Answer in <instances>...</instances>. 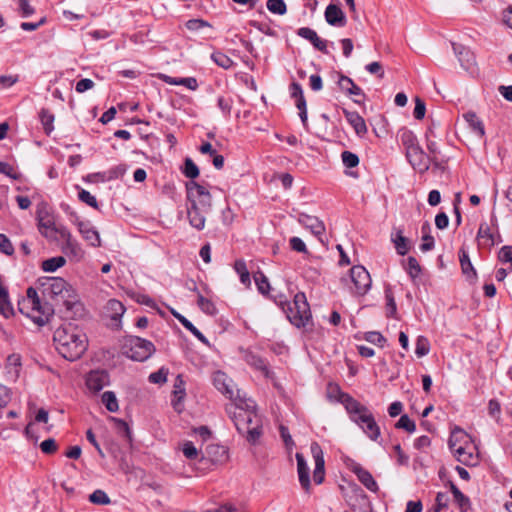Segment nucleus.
I'll return each instance as SVG.
<instances>
[{"label": "nucleus", "mask_w": 512, "mask_h": 512, "mask_svg": "<svg viewBox=\"0 0 512 512\" xmlns=\"http://www.w3.org/2000/svg\"><path fill=\"white\" fill-rule=\"evenodd\" d=\"M226 398L231 401L229 413L237 431L250 445L259 444L263 436V420L255 401L235 384H226Z\"/></svg>", "instance_id": "obj_1"}, {"label": "nucleus", "mask_w": 512, "mask_h": 512, "mask_svg": "<svg viewBox=\"0 0 512 512\" xmlns=\"http://www.w3.org/2000/svg\"><path fill=\"white\" fill-rule=\"evenodd\" d=\"M53 340L59 354L69 361L79 359L88 346L86 335L72 324L56 329Z\"/></svg>", "instance_id": "obj_2"}, {"label": "nucleus", "mask_w": 512, "mask_h": 512, "mask_svg": "<svg viewBox=\"0 0 512 512\" xmlns=\"http://www.w3.org/2000/svg\"><path fill=\"white\" fill-rule=\"evenodd\" d=\"M42 293L57 304H63L67 311L81 307L73 287L61 277H42L38 280Z\"/></svg>", "instance_id": "obj_3"}, {"label": "nucleus", "mask_w": 512, "mask_h": 512, "mask_svg": "<svg viewBox=\"0 0 512 512\" xmlns=\"http://www.w3.org/2000/svg\"><path fill=\"white\" fill-rule=\"evenodd\" d=\"M340 402L344 405L350 418L373 441L380 437V428L368 408L347 393L340 394Z\"/></svg>", "instance_id": "obj_4"}, {"label": "nucleus", "mask_w": 512, "mask_h": 512, "mask_svg": "<svg viewBox=\"0 0 512 512\" xmlns=\"http://www.w3.org/2000/svg\"><path fill=\"white\" fill-rule=\"evenodd\" d=\"M19 311L29 317L39 326L45 325L54 314V309L48 303H42L36 289L29 287L26 297L18 302Z\"/></svg>", "instance_id": "obj_5"}, {"label": "nucleus", "mask_w": 512, "mask_h": 512, "mask_svg": "<svg viewBox=\"0 0 512 512\" xmlns=\"http://www.w3.org/2000/svg\"><path fill=\"white\" fill-rule=\"evenodd\" d=\"M282 309L290 323L297 328L306 326L311 318L310 307L303 292H298L293 301L285 303Z\"/></svg>", "instance_id": "obj_6"}, {"label": "nucleus", "mask_w": 512, "mask_h": 512, "mask_svg": "<svg viewBox=\"0 0 512 512\" xmlns=\"http://www.w3.org/2000/svg\"><path fill=\"white\" fill-rule=\"evenodd\" d=\"M122 351L128 358L143 362L152 356L155 352V346L149 340L132 336L125 340Z\"/></svg>", "instance_id": "obj_7"}, {"label": "nucleus", "mask_w": 512, "mask_h": 512, "mask_svg": "<svg viewBox=\"0 0 512 512\" xmlns=\"http://www.w3.org/2000/svg\"><path fill=\"white\" fill-rule=\"evenodd\" d=\"M53 230L55 231V234H58L59 238L64 242L61 247L62 252L71 259L77 261L81 260L84 256V251L77 240L72 237L71 232L63 225H59V227H53Z\"/></svg>", "instance_id": "obj_8"}, {"label": "nucleus", "mask_w": 512, "mask_h": 512, "mask_svg": "<svg viewBox=\"0 0 512 512\" xmlns=\"http://www.w3.org/2000/svg\"><path fill=\"white\" fill-rule=\"evenodd\" d=\"M350 279L353 287L350 291L358 296L365 295L371 288L372 280L369 272L361 265L353 266L350 269Z\"/></svg>", "instance_id": "obj_9"}, {"label": "nucleus", "mask_w": 512, "mask_h": 512, "mask_svg": "<svg viewBox=\"0 0 512 512\" xmlns=\"http://www.w3.org/2000/svg\"><path fill=\"white\" fill-rule=\"evenodd\" d=\"M187 199L189 203H195L197 206L208 209L211 206V195L209 191L202 185L194 181L186 184Z\"/></svg>", "instance_id": "obj_10"}, {"label": "nucleus", "mask_w": 512, "mask_h": 512, "mask_svg": "<svg viewBox=\"0 0 512 512\" xmlns=\"http://www.w3.org/2000/svg\"><path fill=\"white\" fill-rule=\"evenodd\" d=\"M406 157L414 169L421 173L426 172L430 166V157L423 151L420 145L408 150Z\"/></svg>", "instance_id": "obj_11"}, {"label": "nucleus", "mask_w": 512, "mask_h": 512, "mask_svg": "<svg viewBox=\"0 0 512 512\" xmlns=\"http://www.w3.org/2000/svg\"><path fill=\"white\" fill-rule=\"evenodd\" d=\"M310 451L315 461L313 479L316 484H321L325 476L324 454L320 445L317 442H313L311 444Z\"/></svg>", "instance_id": "obj_12"}, {"label": "nucleus", "mask_w": 512, "mask_h": 512, "mask_svg": "<svg viewBox=\"0 0 512 512\" xmlns=\"http://www.w3.org/2000/svg\"><path fill=\"white\" fill-rule=\"evenodd\" d=\"M290 94H291V97L296 100V107L299 110V116H300L301 122L306 127L307 122H308L307 107H306V100H305V97L303 94L302 86L297 82L291 83Z\"/></svg>", "instance_id": "obj_13"}, {"label": "nucleus", "mask_w": 512, "mask_h": 512, "mask_svg": "<svg viewBox=\"0 0 512 512\" xmlns=\"http://www.w3.org/2000/svg\"><path fill=\"white\" fill-rule=\"evenodd\" d=\"M109 384V374L105 370L91 371L86 378L87 388L96 393Z\"/></svg>", "instance_id": "obj_14"}, {"label": "nucleus", "mask_w": 512, "mask_h": 512, "mask_svg": "<svg viewBox=\"0 0 512 512\" xmlns=\"http://www.w3.org/2000/svg\"><path fill=\"white\" fill-rule=\"evenodd\" d=\"M75 224L82 237L93 247H99L101 240L98 231L89 222L76 218Z\"/></svg>", "instance_id": "obj_15"}, {"label": "nucleus", "mask_w": 512, "mask_h": 512, "mask_svg": "<svg viewBox=\"0 0 512 512\" xmlns=\"http://www.w3.org/2000/svg\"><path fill=\"white\" fill-rule=\"evenodd\" d=\"M351 471L357 476L358 480L371 492H378L379 486L372 474L363 468L360 464L354 463L351 466Z\"/></svg>", "instance_id": "obj_16"}, {"label": "nucleus", "mask_w": 512, "mask_h": 512, "mask_svg": "<svg viewBox=\"0 0 512 512\" xmlns=\"http://www.w3.org/2000/svg\"><path fill=\"white\" fill-rule=\"evenodd\" d=\"M298 222L321 240V236L325 232V226L321 220L315 216L302 213L298 216Z\"/></svg>", "instance_id": "obj_17"}, {"label": "nucleus", "mask_w": 512, "mask_h": 512, "mask_svg": "<svg viewBox=\"0 0 512 512\" xmlns=\"http://www.w3.org/2000/svg\"><path fill=\"white\" fill-rule=\"evenodd\" d=\"M342 112H343L347 122L354 129L355 133L359 137H364L368 132L367 125L365 123L364 118L358 112L349 111L345 108L342 109Z\"/></svg>", "instance_id": "obj_18"}, {"label": "nucleus", "mask_w": 512, "mask_h": 512, "mask_svg": "<svg viewBox=\"0 0 512 512\" xmlns=\"http://www.w3.org/2000/svg\"><path fill=\"white\" fill-rule=\"evenodd\" d=\"M297 35L308 40L315 49L322 53H329L327 50V41L321 39L313 29L309 27H301L297 30Z\"/></svg>", "instance_id": "obj_19"}, {"label": "nucleus", "mask_w": 512, "mask_h": 512, "mask_svg": "<svg viewBox=\"0 0 512 512\" xmlns=\"http://www.w3.org/2000/svg\"><path fill=\"white\" fill-rule=\"evenodd\" d=\"M325 19L328 24L343 27L346 24V17L343 11L335 4H329L325 10Z\"/></svg>", "instance_id": "obj_20"}, {"label": "nucleus", "mask_w": 512, "mask_h": 512, "mask_svg": "<svg viewBox=\"0 0 512 512\" xmlns=\"http://www.w3.org/2000/svg\"><path fill=\"white\" fill-rule=\"evenodd\" d=\"M475 448L470 446H459L452 451L456 459L464 465L473 466L477 464L478 457L474 453Z\"/></svg>", "instance_id": "obj_21"}, {"label": "nucleus", "mask_w": 512, "mask_h": 512, "mask_svg": "<svg viewBox=\"0 0 512 512\" xmlns=\"http://www.w3.org/2000/svg\"><path fill=\"white\" fill-rule=\"evenodd\" d=\"M206 209H203L195 203H190V205L187 207V215L190 224L200 230L204 228L205 225V216L204 213L206 212Z\"/></svg>", "instance_id": "obj_22"}, {"label": "nucleus", "mask_w": 512, "mask_h": 512, "mask_svg": "<svg viewBox=\"0 0 512 512\" xmlns=\"http://www.w3.org/2000/svg\"><path fill=\"white\" fill-rule=\"evenodd\" d=\"M296 461H297V472L299 476V482L303 489L309 491L310 489V477H309V467L304 456L301 453H296Z\"/></svg>", "instance_id": "obj_23"}, {"label": "nucleus", "mask_w": 512, "mask_h": 512, "mask_svg": "<svg viewBox=\"0 0 512 512\" xmlns=\"http://www.w3.org/2000/svg\"><path fill=\"white\" fill-rule=\"evenodd\" d=\"M391 240L394 243L395 249L399 255L404 256L409 251L408 239L403 235V230L397 229L392 233Z\"/></svg>", "instance_id": "obj_24"}, {"label": "nucleus", "mask_w": 512, "mask_h": 512, "mask_svg": "<svg viewBox=\"0 0 512 512\" xmlns=\"http://www.w3.org/2000/svg\"><path fill=\"white\" fill-rule=\"evenodd\" d=\"M172 315L187 329L189 330L198 340L203 343L207 342L206 337L193 325L191 321H189L182 314L177 312L174 309H171Z\"/></svg>", "instance_id": "obj_25"}, {"label": "nucleus", "mask_w": 512, "mask_h": 512, "mask_svg": "<svg viewBox=\"0 0 512 512\" xmlns=\"http://www.w3.org/2000/svg\"><path fill=\"white\" fill-rule=\"evenodd\" d=\"M463 118L468 123L470 129L479 137H483L485 134L484 125L478 118L475 112L469 111L463 115Z\"/></svg>", "instance_id": "obj_26"}, {"label": "nucleus", "mask_w": 512, "mask_h": 512, "mask_svg": "<svg viewBox=\"0 0 512 512\" xmlns=\"http://www.w3.org/2000/svg\"><path fill=\"white\" fill-rule=\"evenodd\" d=\"M449 487L453 494L454 501L458 505L460 511L466 512L470 508L469 498L465 496L453 482H449Z\"/></svg>", "instance_id": "obj_27"}, {"label": "nucleus", "mask_w": 512, "mask_h": 512, "mask_svg": "<svg viewBox=\"0 0 512 512\" xmlns=\"http://www.w3.org/2000/svg\"><path fill=\"white\" fill-rule=\"evenodd\" d=\"M39 119L46 135H50L54 130V114L49 109L42 108L39 112Z\"/></svg>", "instance_id": "obj_28"}, {"label": "nucleus", "mask_w": 512, "mask_h": 512, "mask_svg": "<svg viewBox=\"0 0 512 512\" xmlns=\"http://www.w3.org/2000/svg\"><path fill=\"white\" fill-rule=\"evenodd\" d=\"M234 270L239 275L241 283L247 288L250 287V272L247 269L245 261L242 259L235 261Z\"/></svg>", "instance_id": "obj_29"}, {"label": "nucleus", "mask_w": 512, "mask_h": 512, "mask_svg": "<svg viewBox=\"0 0 512 512\" xmlns=\"http://www.w3.org/2000/svg\"><path fill=\"white\" fill-rule=\"evenodd\" d=\"M385 300H386V315L390 318H396L397 305L395 302L394 293L392 288L388 285L385 287Z\"/></svg>", "instance_id": "obj_30"}, {"label": "nucleus", "mask_w": 512, "mask_h": 512, "mask_svg": "<svg viewBox=\"0 0 512 512\" xmlns=\"http://www.w3.org/2000/svg\"><path fill=\"white\" fill-rule=\"evenodd\" d=\"M468 435L460 428H455L449 438L448 445L451 451H454L455 448H459V446H463L461 443H467Z\"/></svg>", "instance_id": "obj_31"}, {"label": "nucleus", "mask_w": 512, "mask_h": 512, "mask_svg": "<svg viewBox=\"0 0 512 512\" xmlns=\"http://www.w3.org/2000/svg\"><path fill=\"white\" fill-rule=\"evenodd\" d=\"M459 260L463 274L467 277H475L476 271L470 261L468 253L464 249H461L459 252Z\"/></svg>", "instance_id": "obj_32"}, {"label": "nucleus", "mask_w": 512, "mask_h": 512, "mask_svg": "<svg viewBox=\"0 0 512 512\" xmlns=\"http://www.w3.org/2000/svg\"><path fill=\"white\" fill-rule=\"evenodd\" d=\"M66 259L63 256L52 257L42 262V269L45 272H54L65 265Z\"/></svg>", "instance_id": "obj_33"}, {"label": "nucleus", "mask_w": 512, "mask_h": 512, "mask_svg": "<svg viewBox=\"0 0 512 512\" xmlns=\"http://www.w3.org/2000/svg\"><path fill=\"white\" fill-rule=\"evenodd\" d=\"M107 310L110 312V317L112 320H118L125 312L124 305L116 300L110 299L107 303Z\"/></svg>", "instance_id": "obj_34"}, {"label": "nucleus", "mask_w": 512, "mask_h": 512, "mask_svg": "<svg viewBox=\"0 0 512 512\" xmlns=\"http://www.w3.org/2000/svg\"><path fill=\"white\" fill-rule=\"evenodd\" d=\"M111 421L114 423L115 429L117 433L127 439V441H132L131 430L127 422L122 419L111 417Z\"/></svg>", "instance_id": "obj_35"}, {"label": "nucleus", "mask_w": 512, "mask_h": 512, "mask_svg": "<svg viewBox=\"0 0 512 512\" xmlns=\"http://www.w3.org/2000/svg\"><path fill=\"white\" fill-rule=\"evenodd\" d=\"M400 139L406 152L419 145L416 135L409 130H404L400 135Z\"/></svg>", "instance_id": "obj_36"}, {"label": "nucleus", "mask_w": 512, "mask_h": 512, "mask_svg": "<svg viewBox=\"0 0 512 512\" xmlns=\"http://www.w3.org/2000/svg\"><path fill=\"white\" fill-rule=\"evenodd\" d=\"M102 403L109 412H116L119 409L116 395L112 391H106L102 395Z\"/></svg>", "instance_id": "obj_37"}, {"label": "nucleus", "mask_w": 512, "mask_h": 512, "mask_svg": "<svg viewBox=\"0 0 512 512\" xmlns=\"http://www.w3.org/2000/svg\"><path fill=\"white\" fill-rule=\"evenodd\" d=\"M266 7L272 14L284 15L287 12V6L284 0H267Z\"/></svg>", "instance_id": "obj_38"}, {"label": "nucleus", "mask_w": 512, "mask_h": 512, "mask_svg": "<svg viewBox=\"0 0 512 512\" xmlns=\"http://www.w3.org/2000/svg\"><path fill=\"white\" fill-rule=\"evenodd\" d=\"M186 395L185 388L173 391V398L171 404L173 409L180 414L184 410L183 399Z\"/></svg>", "instance_id": "obj_39"}, {"label": "nucleus", "mask_w": 512, "mask_h": 512, "mask_svg": "<svg viewBox=\"0 0 512 512\" xmlns=\"http://www.w3.org/2000/svg\"><path fill=\"white\" fill-rule=\"evenodd\" d=\"M430 351V343L425 336H418L416 340L415 354L421 358L426 356Z\"/></svg>", "instance_id": "obj_40"}, {"label": "nucleus", "mask_w": 512, "mask_h": 512, "mask_svg": "<svg viewBox=\"0 0 512 512\" xmlns=\"http://www.w3.org/2000/svg\"><path fill=\"white\" fill-rule=\"evenodd\" d=\"M405 269L413 280L416 279L421 273V266L419 262L415 257L412 256L407 258V266Z\"/></svg>", "instance_id": "obj_41"}, {"label": "nucleus", "mask_w": 512, "mask_h": 512, "mask_svg": "<svg viewBox=\"0 0 512 512\" xmlns=\"http://www.w3.org/2000/svg\"><path fill=\"white\" fill-rule=\"evenodd\" d=\"M254 281L257 286V289L262 294H267L270 289V284L268 278L262 273L257 272L254 274Z\"/></svg>", "instance_id": "obj_42"}, {"label": "nucleus", "mask_w": 512, "mask_h": 512, "mask_svg": "<svg viewBox=\"0 0 512 512\" xmlns=\"http://www.w3.org/2000/svg\"><path fill=\"white\" fill-rule=\"evenodd\" d=\"M89 500L93 503V504H97V505H108L110 504L111 500L110 498L108 497V495L106 494L105 491L103 490H100V489H97L95 490L90 496H89Z\"/></svg>", "instance_id": "obj_43"}, {"label": "nucleus", "mask_w": 512, "mask_h": 512, "mask_svg": "<svg viewBox=\"0 0 512 512\" xmlns=\"http://www.w3.org/2000/svg\"><path fill=\"white\" fill-rule=\"evenodd\" d=\"M183 174L192 180L199 176V169L192 159H185Z\"/></svg>", "instance_id": "obj_44"}, {"label": "nucleus", "mask_w": 512, "mask_h": 512, "mask_svg": "<svg viewBox=\"0 0 512 512\" xmlns=\"http://www.w3.org/2000/svg\"><path fill=\"white\" fill-rule=\"evenodd\" d=\"M396 428L404 429L409 433H413L416 430V424L413 420H411L408 415H402L400 419L396 423Z\"/></svg>", "instance_id": "obj_45"}, {"label": "nucleus", "mask_w": 512, "mask_h": 512, "mask_svg": "<svg viewBox=\"0 0 512 512\" xmlns=\"http://www.w3.org/2000/svg\"><path fill=\"white\" fill-rule=\"evenodd\" d=\"M168 369L161 367L158 371L149 375L148 379L153 384H163L167 381Z\"/></svg>", "instance_id": "obj_46"}, {"label": "nucleus", "mask_w": 512, "mask_h": 512, "mask_svg": "<svg viewBox=\"0 0 512 512\" xmlns=\"http://www.w3.org/2000/svg\"><path fill=\"white\" fill-rule=\"evenodd\" d=\"M364 339L372 344L378 345L380 347H383L386 343L385 337L377 331H370L365 333Z\"/></svg>", "instance_id": "obj_47"}, {"label": "nucleus", "mask_w": 512, "mask_h": 512, "mask_svg": "<svg viewBox=\"0 0 512 512\" xmlns=\"http://www.w3.org/2000/svg\"><path fill=\"white\" fill-rule=\"evenodd\" d=\"M342 162L347 168L356 167L359 164V157L350 151H343L341 154Z\"/></svg>", "instance_id": "obj_48"}, {"label": "nucleus", "mask_w": 512, "mask_h": 512, "mask_svg": "<svg viewBox=\"0 0 512 512\" xmlns=\"http://www.w3.org/2000/svg\"><path fill=\"white\" fill-rule=\"evenodd\" d=\"M78 197L82 202L86 203L90 207L95 208V209L98 208V202H97L95 196H93L89 191L82 189L79 192Z\"/></svg>", "instance_id": "obj_49"}, {"label": "nucleus", "mask_w": 512, "mask_h": 512, "mask_svg": "<svg viewBox=\"0 0 512 512\" xmlns=\"http://www.w3.org/2000/svg\"><path fill=\"white\" fill-rule=\"evenodd\" d=\"M498 258L502 263H509L510 270H512V246H503L499 251Z\"/></svg>", "instance_id": "obj_50"}, {"label": "nucleus", "mask_w": 512, "mask_h": 512, "mask_svg": "<svg viewBox=\"0 0 512 512\" xmlns=\"http://www.w3.org/2000/svg\"><path fill=\"white\" fill-rule=\"evenodd\" d=\"M198 305L201 308V310L207 314L212 315L216 313V308L213 302H211L209 299H206L202 295H199L198 297Z\"/></svg>", "instance_id": "obj_51"}, {"label": "nucleus", "mask_w": 512, "mask_h": 512, "mask_svg": "<svg viewBox=\"0 0 512 512\" xmlns=\"http://www.w3.org/2000/svg\"><path fill=\"white\" fill-rule=\"evenodd\" d=\"M0 251L8 256H11L14 253V247L11 241L4 234H0Z\"/></svg>", "instance_id": "obj_52"}, {"label": "nucleus", "mask_w": 512, "mask_h": 512, "mask_svg": "<svg viewBox=\"0 0 512 512\" xmlns=\"http://www.w3.org/2000/svg\"><path fill=\"white\" fill-rule=\"evenodd\" d=\"M425 112H426L425 102L422 99H420L419 97H416L415 98V108L413 111V115H414L415 119H417V120L423 119L425 116Z\"/></svg>", "instance_id": "obj_53"}, {"label": "nucleus", "mask_w": 512, "mask_h": 512, "mask_svg": "<svg viewBox=\"0 0 512 512\" xmlns=\"http://www.w3.org/2000/svg\"><path fill=\"white\" fill-rule=\"evenodd\" d=\"M53 227H57V226L50 219H48L46 221L41 220L39 223L40 232L45 237H52V233H55V231L53 230Z\"/></svg>", "instance_id": "obj_54"}, {"label": "nucleus", "mask_w": 512, "mask_h": 512, "mask_svg": "<svg viewBox=\"0 0 512 512\" xmlns=\"http://www.w3.org/2000/svg\"><path fill=\"white\" fill-rule=\"evenodd\" d=\"M41 451L45 454H53L57 451V443L53 438H48L41 442L40 444Z\"/></svg>", "instance_id": "obj_55"}, {"label": "nucleus", "mask_w": 512, "mask_h": 512, "mask_svg": "<svg viewBox=\"0 0 512 512\" xmlns=\"http://www.w3.org/2000/svg\"><path fill=\"white\" fill-rule=\"evenodd\" d=\"M477 236L479 240H486L489 245L494 244L493 235L487 225H480Z\"/></svg>", "instance_id": "obj_56"}, {"label": "nucleus", "mask_w": 512, "mask_h": 512, "mask_svg": "<svg viewBox=\"0 0 512 512\" xmlns=\"http://www.w3.org/2000/svg\"><path fill=\"white\" fill-rule=\"evenodd\" d=\"M183 454L187 459L193 460L198 456V450L190 441L185 442L182 448Z\"/></svg>", "instance_id": "obj_57"}, {"label": "nucleus", "mask_w": 512, "mask_h": 512, "mask_svg": "<svg viewBox=\"0 0 512 512\" xmlns=\"http://www.w3.org/2000/svg\"><path fill=\"white\" fill-rule=\"evenodd\" d=\"M427 150L429 152L427 155L430 157V163L433 162L437 164L439 154L437 143L435 141L428 140Z\"/></svg>", "instance_id": "obj_58"}, {"label": "nucleus", "mask_w": 512, "mask_h": 512, "mask_svg": "<svg viewBox=\"0 0 512 512\" xmlns=\"http://www.w3.org/2000/svg\"><path fill=\"white\" fill-rule=\"evenodd\" d=\"M19 77L17 75H2L0 76V89H6L17 83Z\"/></svg>", "instance_id": "obj_59"}, {"label": "nucleus", "mask_w": 512, "mask_h": 512, "mask_svg": "<svg viewBox=\"0 0 512 512\" xmlns=\"http://www.w3.org/2000/svg\"><path fill=\"white\" fill-rule=\"evenodd\" d=\"M94 82L91 79L84 78L76 83L75 90L78 93H84L94 87Z\"/></svg>", "instance_id": "obj_60"}, {"label": "nucleus", "mask_w": 512, "mask_h": 512, "mask_svg": "<svg viewBox=\"0 0 512 512\" xmlns=\"http://www.w3.org/2000/svg\"><path fill=\"white\" fill-rule=\"evenodd\" d=\"M365 69L370 73L377 75L378 78L382 79L384 77V70L382 65L379 62H372L366 65Z\"/></svg>", "instance_id": "obj_61"}, {"label": "nucleus", "mask_w": 512, "mask_h": 512, "mask_svg": "<svg viewBox=\"0 0 512 512\" xmlns=\"http://www.w3.org/2000/svg\"><path fill=\"white\" fill-rule=\"evenodd\" d=\"M289 242H290V247L292 250H294L296 252H300V253L307 252L306 245L301 238L292 237Z\"/></svg>", "instance_id": "obj_62"}, {"label": "nucleus", "mask_w": 512, "mask_h": 512, "mask_svg": "<svg viewBox=\"0 0 512 512\" xmlns=\"http://www.w3.org/2000/svg\"><path fill=\"white\" fill-rule=\"evenodd\" d=\"M449 501V496L446 493L438 492L435 498V506H437L438 509H447Z\"/></svg>", "instance_id": "obj_63"}, {"label": "nucleus", "mask_w": 512, "mask_h": 512, "mask_svg": "<svg viewBox=\"0 0 512 512\" xmlns=\"http://www.w3.org/2000/svg\"><path fill=\"white\" fill-rule=\"evenodd\" d=\"M126 172V168L124 165H118L111 168L107 172V180H113L122 177Z\"/></svg>", "instance_id": "obj_64"}]
</instances>
